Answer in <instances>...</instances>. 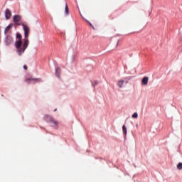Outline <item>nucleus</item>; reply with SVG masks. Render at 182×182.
I'll list each match as a JSON object with an SVG mask.
<instances>
[{
	"label": "nucleus",
	"mask_w": 182,
	"mask_h": 182,
	"mask_svg": "<svg viewBox=\"0 0 182 182\" xmlns=\"http://www.w3.org/2000/svg\"><path fill=\"white\" fill-rule=\"evenodd\" d=\"M56 110H57V109H54V112H56Z\"/></svg>",
	"instance_id": "f3484780"
},
{
	"label": "nucleus",
	"mask_w": 182,
	"mask_h": 182,
	"mask_svg": "<svg viewBox=\"0 0 182 182\" xmlns=\"http://www.w3.org/2000/svg\"><path fill=\"white\" fill-rule=\"evenodd\" d=\"M132 119H137V112L133 114Z\"/></svg>",
	"instance_id": "2eb2a0df"
},
{
	"label": "nucleus",
	"mask_w": 182,
	"mask_h": 182,
	"mask_svg": "<svg viewBox=\"0 0 182 182\" xmlns=\"http://www.w3.org/2000/svg\"><path fill=\"white\" fill-rule=\"evenodd\" d=\"M16 38L18 41H16L15 46L17 49V53L18 56H22V53H23L28 48V46H29V40L24 38L22 44V35H21V33H17Z\"/></svg>",
	"instance_id": "f257e3e1"
},
{
	"label": "nucleus",
	"mask_w": 182,
	"mask_h": 182,
	"mask_svg": "<svg viewBox=\"0 0 182 182\" xmlns=\"http://www.w3.org/2000/svg\"><path fill=\"white\" fill-rule=\"evenodd\" d=\"M129 78H125L124 80H119L118 82V84H117L119 87H123V84L124 83H126V84L129 83Z\"/></svg>",
	"instance_id": "423d86ee"
},
{
	"label": "nucleus",
	"mask_w": 182,
	"mask_h": 182,
	"mask_svg": "<svg viewBox=\"0 0 182 182\" xmlns=\"http://www.w3.org/2000/svg\"><path fill=\"white\" fill-rule=\"evenodd\" d=\"M23 69H25L26 70L28 69V66L23 65Z\"/></svg>",
	"instance_id": "dca6fc26"
},
{
	"label": "nucleus",
	"mask_w": 182,
	"mask_h": 182,
	"mask_svg": "<svg viewBox=\"0 0 182 182\" xmlns=\"http://www.w3.org/2000/svg\"><path fill=\"white\" fill-rule=\"evenodd\" d=\"M23 26V29L24 31V38L25 39H28V38L29 37V32L31 31V29L29 28V27L25 24H22Z\"/></svg>",
	"instance_id": "7ed1b4c3"
},
{
	"label": "nucleus",
	"mask_w": 182,
	"mask_h": 182,
	"mask_svg": "<svg viewBox=\"0 0 182 182\" xmlns=\"http://www.w3.org/2000/svg\"><path fill=\"white\" fill-rule=\"evenodd\" d=\"M178 170H182V163H179L177 165Z\"/></svg>",
	"instance_id": "4468645a"
},
{
	"label": "nucleus",
	"mask_w": 182,
	"mask_h": 182,
	"mask_svg": "<svg viewBox=\"0 0 182 182\" xmlns=\"http://www.w3.org/2000/svg\"><path fill=\"white\" fill-rule=\"evenodd\" d=\"M50 119L51 123L55 124V126H58V122L57 121H55V119H53V118H52V117H50Z\"/></svg>",
	"instance_id": "f8f14e48"
},
{
	"label": "nucleus",
	"mask_w": 182,
	"mask_h": 182,
	"mask_svg": "<svg viewBox=\"0 0 182 182\" xmlns=\"http://www.w3.org/2000/svg\"><path fill=\"white\" fill-rule=\"evenodd\" d=\"M117 45H119V41H117Z\"/></svg>",
	"instance_id": "a211bd4d"
},
{
	"label": "nucleus",
	"mask_w": 182,
	"mask_h": 182,
	"mask_svg": "<svg viewBox=\"0 0 182 182\" xmlns=\"http://www.w3.org/2000/svg\"><path fill=\"white\" fill-rule=\"evenodd\" d=\"M147 83H149V77H144L141 80V84L144 86H147Z\"/></svg>",
	"instance_id": "1a4fd4ad"
},
{
	"label": "nucleus",
	"mask_w": 182,
	"mask_h": 182,
	"mask_svg": "<svg viewBox=\"0 0 182 182\" xmlns=\"http://www.w3.org/2000/svg\"><path fill=\"white\" fill-rule=\"evenodd\" d=\"M26 83H32V82H39V78H31V77H28L26 78Z\"/></svg>",
	"instance_id": "0eeeda50"
},
{
	"label": "nucleus",
	"mask_w": 182,
	"mask_h": 182,
	"mask_svg": "<svg viewBox=\"0 0 182 182\" xmlns=\"http://www.w3.org/2000/svg\"><path fill=\"white\" fill-rule=\"evenodd\" d=\"M14 42V38L11 36H7L5 39V43L6 46H9Z\"/></svg>",
	"instance_id": "39448f33"
},
{
	"label": "nucleus",
	"mask_w": 182,
	"mask_h": 182,
	"mask_svg": "<svg viewBox=\"0 0 182 182\" xmlns=\"http://www.w3.org/2000/svg\"><path fill=\"white\" fill-rule=\"evenodd\" d=\"M5 18L7 21H9V19H11V16H12V12H11V10H9V9H6L5 10Z\"/></svg>",
	"instance_id": "20e7f679"
},
{
	"label": "nucleus",
	"mask_w": 182,
	"mask_h": 182,
	"mask_svg": "<svg viewBox=\"0 0 182 182\" xmlns=\"http://www.w3.org/2000/svg\"><path fill=\"white\" fill-rule=\"evenodd\" d=\"M60 68L58 67L56 69H55V75L57 76V77H60Z\"/></svg>",
	"instance_id": "9d476101"
},
{
	"label": "nucleus",
	"mask_w": 182,
	"mask_h": 182,
	"mask_svg": "<svg viewBox=\"0 0 182 182\" xmlns=\"http://www.w3.org/2000/svg\"><path fill=\"white\" fill-rule=\"evenodd\" d=\"M122 131H123V133L125 134H127V129L126 128V125H123L122 127Z\"/></svg>",
	"instance_id": "9b49d317"
},
{
	"label": "nucleus",
	"mask_w": 182,
	"mask_h": 182,
	"mask_svg": "<svg viewBox=\"0 0 182 182\" xmlns=\"http://www.w3.org/2000/svg\"><path fill=\"white\" fill-rule=\"evenodd\" d=\"M21 19H22V16L19 15H14L13 16V22L14 23V26H21L22 25H24L23 23L21 21Z\"/></svg>",
	"instance_id": "f03ea898"
},
{
	"label": "nucleus",
	"mask_w": 182,
	"mask_h": 182,
	"mask_svg": "<svg viewBox=\"0 0 182 182\" xmlns=\"http://www.w3.org/2000/svg\"><path fill=\"white\" fill-rule=\"evenodd\" d=\"M90 25L92 26V23H90Z\"/></svg>",
	"instance_id": "6ab92c4d"
},
{
	"label": "nucleus",
	"mask_w": 182,
	"mask_h": 182,
	"mask_svg": "<svg viewBox=\"0 0 182 182\" xmlns=\"http://www.w3.org/2000/svg\"><path fill=\"white\" fill-rule=\"evenodd\" d=\"M65 11L66 15L69 14V7H68V5H66L65 7Z\"/></svg>",
	"instance_id": "ddd939ff"
},
{
	"label": "nucleus",
	"mask_w": 182,
	"mask_h": 182,
	"mask_svg": "<svg viewBox=\"0 0 182 182\" xmlns=\"http://www.w3.org/2000/svg\"><path fill=\"white\" fill-rule=\"evenodd\" d=\"M12 26H14V23H11L7 27L5 28L4 35H8V33L9 32V31L11 30V28H12Z\"/></svg>",
	"instance_id": "6e6552de"
}]
</instances>
